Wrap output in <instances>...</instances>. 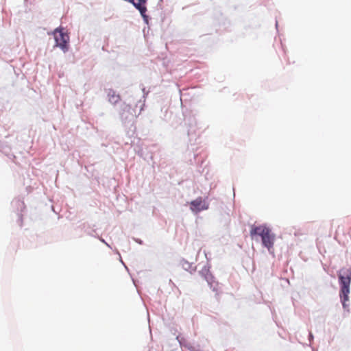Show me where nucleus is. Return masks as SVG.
Masks as SVG:
<instances>
[{
  "instance_id": "obj_16",
  "label": "nucleus",
  "mask_w": 351,
  "mask_h": 351,
  "mask_svg": "<svg viewBox=\"0 0 351 351\" xmlns=\"http://www.w3.org/2000/svg\"><path fill=\"white\" fill-rule=\"evenodd\" d=\"M97 238L101 242L105 243L108 247L111 248L110 245L102 237L97 236Z\"/></svg>"
},
{
  "instance_id": "obj_19",
  "label": "nucleus",
  "mask_w": 351,
  "mask_h": 351,
  "mask_svg": "<svg viewBox=\"0 0 351 351\" xmlns=\"http://www.w3.org/2000/svg\"><path fill=\"white\" fill-rule=\"evenodd\" d=\"M135 241H136V242H137L138 244H141V245H142L143 243V241L140 239H135Z\"/></svg>"
},
{
  "instance_id": "obj_8",
  "label": "nucleus",
  "mask_w": 351,
  "mask_h": 351,
  "mask_svg": "<svg viewBox=\"0 0 351 351\" xmlns=\"http://www.w3.org/2000/svg\"><path fill=\"white\" fill-rule=\"evenodd\" d=\"M141 90L143 92V96L142 97L138 100L137 104H136V107L140 108L139 114L141 113V112L144 110V108L145 106V101L147 97V95L149 93V90H146V88L143 86V85H141Z\"/></svg>"
},
{
  "instance_id": "obj_11",
  "label": "nucleus",
  "mask_w": 351,
  "mask_h": 351,
  "mask_svg": "<svg viewBox=\"0 0 351 351\" xmlns=\"http://www.w3.org/2000/svg\"><path fill=\"white\" fill-rule=\"evenodd\" d=\"M108 97L109 102L112 105L117 104L121 99L120 95L117 94L113 89H109Z\"/></svg>"
},
{
  "instance_id": "obj_10",
  "label": "nucleus",
  "mask_w": 351,
  "mask_h": 351,
  "mask_svg": "<svg viewBox=\"0 0 351 351\" xmlns=\"http://www.w3.org/2000/svg\"><path fill=\"white\" fill-rule=\"evenodd\" d=\"M176 339L179 342L181 347H184L187 348L190 351H198L195 349V348L191 345V343L188 342V341L184 338L181 337L180 336H177Z\"/></svg>"
},
{
  "instance_id": "obj_5",
  "label": "nucleus",
  "mask_w": 351,
  "mask_h": 351,
  "mask_svg": "<svg viewBox=\"0 0 351 351\" xmlns=\"http://www.w3.org/2000/svg\"><path fill=\"white\" fill-rule=\"evenodd\" d=\"M190 209L194 213H198L201 211L208 210L209 204L205 200H203L202 197H199L190 203Z\"/></svg>"
},
{
  "instance_id": "obj_22",
  "label": "nucleus",
  "mask_w": 351,
  "mask_h": 351,
  "mask_svg": "<svg viewBox=\"0 0 351 351\" xmlns=\"http://www.w3.org/2000/svg\"><path fill=\"white\" fill-rule=\"evenodd\" d=\"M130 128H132V126H129ZM133 128H135V126L133 125Z\"/></svg>"
},
{
  "instance_id": "obj_21",
  "label": "nucleus",
  "mask_w": 351,
  "mask_h": 351,
  "mask_svg": "<svg viewBox=\"0 0 351 351\" xmlns=\"http://www.w3.org/2000/svg\"><path fill=\"white\" fill-rule=\"evenodd\" d=\"M276 29H278V22L277 21L276 22Z\"/></svg>"
},
{
  "instance_id": "obj_12",
  "label": "nucleus",
  "mask_w": 351,
  "mask_h": 351,
  "mask_svg": "<svg viewBox=\"0 0 351 351\" xmlns=\"http://www.w3.org/2000/svg\"><path fill=\"white\" fill-rule=\"evenodd\" d=\"M147 1V0H136L132 5L139 12H144L147 10L146 7Z\"/></svg>"
},
{
  "instance_id": "obj_2",
  "label": "nucleus",
  "mask_w": 351,
  "mask_h": 351,
  "mask_svg": "<svg viewBox=\"0 0 351 351\" xmlns=\"http://www.w3.org/2000/svg\"><path fill=\"white\" fill-rule=\"evenodd\" d=\"M250 236L252 239L256 236L260 237L263 247L267 248L269 252L274 248L276 234L272 232L271 229L266 223L259 226L252 225L250 229Z\"/></svg>"
},
{
  "instance_id": "obj_23",
  "label": "nucleus",
  "mask_w": 351,
  "mask_h": 351,
  "mask_svg": "<svg viewBox=\"0 0 351 351\" xmlns=\"http://www.w3.org/2000/svg\"><path fill=\"white\" fill-rule=\"evenodd\" d=\"M159 1H160V2H162V0H159Z\"/></svg>"
},
{
  "instance_id": "obj_9",
  "label": "nucleus",
  "mask_w": 351,
  "mask_h": 351,
  "mask_svg": "<svg viewBox=\"0 0 351 351\" xmlns=\"http://www.w3.org/2000/svg\"><path fill=\"white\" fill-rule=\"evenodd\" d=\"M210 266L208 264L202 269L199 271V274L204 277L206 280H210L215 278V276L210 271Z\"/></svg>"
},
{
  "instance_id": "obj_18",
  "label": "nucleus",
  "mask_w": 351,
  "mask_h": 351,
  "mask_svg": "<svg viewBox=\"0 0 351 351\" xmlns=\"http://www.w3.org/2000/svg\"><path fill=\"white\" fill-rule=\"evenodd\" d=\"M95 230H93L91 232H88V234L92 237H97V236L95 235L94 233L95 232Z\"/></svg>"
},
{
  "instance_id": "obj_14",
  "label": "nucleus",
  "mask_w": 351,
  "mask_h": 351,
  "mask_svg": "<svg viewBox=\"0 0 351 351\" xmlns=\"http://www.w3.org/2000/svg\"><path fill=\"white\" fill-rule=\"evenodd\" d=\"M210 288L213 292L217 293L218 291V282L215 281V278L210 280H206Z\"/></svg>"
},
{
  "instance_id": "obj_15",
  "label": "nucleus",
  "mask_w": 351,
  "mask_h": 351,
  "mask_svg": "<svg viewBox=\"0 0 351 351\" xmlns=\"http://www.w3.org/2000/svg\"><path fill=\"white\" fill-rule=\"evenodd\" d=\"M147 12H140L141 16L145 23L149 24V16L146 14Z\"/></svg>"
},
{
  "instance_id": "obj_17",
  "label": "nucleus",
  "mask_w": 351,
  "mask_h": 351,
  "mask_svg": "<svg viewBox=\"0 0 351 351\" xmlns=\"http://www.w3.org/2000/svg\"><path fill=\"white\" fill-rule=\"evenodd\" d=\"M314 337L311 332H309L308 334V341L310 343H311L313 341Z\"/></svg>"
},
{
  "instance_id": "obj_4",
  "label": "nucleus",
  "mask_w": 351,
  "mask_h": 351,
  "mask_svg": "<svg viewBox=\"0 0 351 351\" xmlns=\"http://www.w3.org/2000/svg\"><path fill=\"white\" fill-rule=\"evenodd\" d=\"M55 47H59L64 53L69 51V36L63 31L61 27H57L53 32Z\"/></svg>"
},
{
  "instance_id": "obj_3",
  "label": "nucleus",
  "mask_w": 351,
  "mask_h": 351,
  "mask_svg": "<svg viewBox=\"0 0 351 351\" xmlns=\"http://www.w3.org/2000/svg\"><path fill=\"white\" fill-rule=\"evenodd\" d=\"M119 117L124 127L133 126L136 116L130 104L123 102L120 106Z\"/></svg>"
},
{
  "instance_id": "obj_20",
  "label": "nucleus",
  "mask_w": 351,
  "mask_h": 351,
  "mask_svg": "<svg viewBox=\"0 0 351 351\" xmlns=\"http://www.w3.org/2000/svg\"><path fill=\"white\" fill-rule=\"evenodd\" d=\"M169 283H170V284H172V285H174V284H173V282H172V280H169Z\"/></svg>"
},
{
  "instance_id": "obj_13",
  "label": "nucleus",
  "mask_w": 351,
  "mask_h": 351,
  "mask_svg": "<svg viewBox=\"0 0 351 351\" xmlns=\"http://www.w3.org/2000/svg\"><path fill=\"white\" fill-rule=\"evenodd\" d=\"M180 264L184 270L189 271L191 274H193L195 271V267L192 269V263H190L184 258L180 260Z\"/></svg>"
},
{
  "instance_id": "obj_1",
  "label": "nucleus",
  "mask_w": 351,
  "mask_h": 351,
  "mask_svg": "<svg viewBox=\"0 0 351 351\" xmlns=\"http://www.w3.org/2000/svg\"><path fill=\"white\" fill-rule=\"evenodd\" d=\"M338 281L340 287L339 298L343 308L349 311V293L351 284V268H342L337 272Z\"/></svg>"
},
{
  "instance_id": "obj_6",
  "label": "nucleus",
  "mask_w": 351,
  "mask_h": 351,
  "mask_svg": "<svg viewBox=\"0 0 351 351\" xmlns=\"http://www.w3.org/2000/svg\"><path fill=\"white\" fill-rule=\"evenodd\" d=\"M12 208L16 213L18 216L17 221L20 226H22L23 215L21 213L25 208L24 202L19 197L14 198L11 202Z\"/></svg>"
},
{
  "instance_id": "obj_7",
  "label": "nucleus",
  "mask_w": 351,
  "mask_h": 351,
  "mask_svg": "<svg viewBox=\"0 0 351 351\" xmlns=\"http://www.w3.org/2000/svg\"><path fill=\"white\" fill-rule=\"evenodd\" d=\"M185 124L187 126V134L189 136L190 141H192V136L196 134L199 128L197 126V121L194 116H190L185 119Z\"/></svg>"
}]
</instances>
